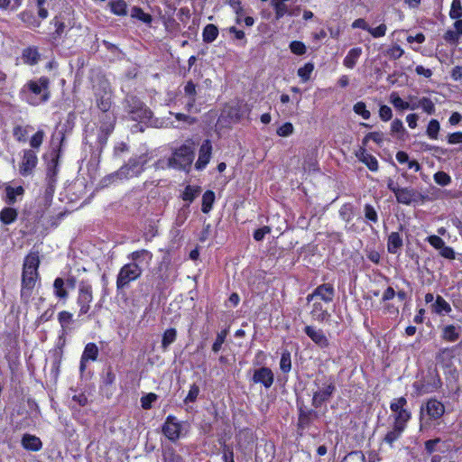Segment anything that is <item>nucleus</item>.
I'll return each mask as SVG.
<instances>
[{
    "instance_id": "f257e3e1",
    "label": "nucleus",
    "mask_w": 462,
    "mask_h": 462,
    "mask_svg": "<svg viewBox=\"0 0 462 462\" xmlns=\"http://www.w3.org/2000/svg\"><path fill=\"white\" fill-rule=\"evenodd\" d=\"M51 80L47 76L28 80L20 89L19 97L22 101L32 106H38L48 102L51 98Z\"/></svg>"
},
{
    "instance_id": "f03ea898",
    "label": "nucleus",
    "mask_w": 462,
    "mask_h": 462,
    "mask_svg": "<svg viewBox=\"0 0 462 462\" xmlns=\"http://www.w3.org/2000/svg\"><path fill=\"white\" fill-rule=\"evenodd\" d=\"M316 389L312 392L311 406L319 409L330 401L336 393V383L332 376H317L313 381Z\"/></svg>"
},
{
    "instance_id": "7ed1b4c3",
    "label": "nucleus",
    "mask_w": 462,
    "mask_h": 462,
    "mask_svg": "<svg viewBox=\"0 0 462 462\" xmlns=\"http://www.w3.org/2000/svg\"><path fill=\"white\" fill-rule=\"evenodd\" d=\"M195 157V143L191 139L175 149L172 156L168 159V166L173 169L189 171Z\"/></svg>"
},
{
    "instance_id": "20e7f679",
    "label": "nucleus",
    "mask_w": 462,
    "mask_h": 462,
    "mask_svg": "<svg viewBox=\"0 0 462 462\" xmlns=\"http://www.w3.org/2000/svg\"><path fill=\"white\" fill-rule=\"evenodd\" d=\"M151 160L148 152L132 156L119 168V173L124 180L139 177L146 169V164Z\"/></svg>"
},
{
    "instance_id": "39448f33",
    "label": "nucleus",
    "mask_w": 462,
    "mask_h": 462,
    "mask_svg": "<svg viewBox=\"0 0 462 462\" xmlns=\"http://www.w3.org/2000/svg\"><path fill=\"white\" fill-rule=\"evenodd\" d=\"M125 102V110L132 120L145 122L152 118V110L138 97L129 96Z\"/></svg>"
},
{
    "instance_id": "423d86ee",
    "label": "nucleus",
    "mask_w": 462,
    "mask_h": 462,
    "mask_svg": "<svg viewBox=\"0 0 462 462\" xmlns=\"http://www.w3.org/2000/svg\"><path fill=\"white\" fill-rule=\"evenodd\" d=\"M143 274V268L136 264L125 263L120 269L116 276V291L120 294L128 288L132 282L139 279Z\"/></svg>"
},
{
    "instance_id": "0eeeda50",
    "label": "nucleus",
    "mask_w": 462,
    "mask_h": 462,
    "mask_svg": "<svg viewBox=\"0 0 462 462\" xmlns=\"http://www.w3.org/2000/svg\"><path fill=\"white\" fill-rule=\"evenodd\" d=\"M95 101L97 108L103 113H107L112 106V88L106 79L99 80L94 90Z\"/></svg>"
},
{
    "instance_id": "6e6552de",
    "label": "nucleus",
    "mask_w": 462,
    "mask_h": 462,
    "mask_svg": "<svg viewBox=\"0 0 462 462\" xmlns=\"http://www.w3.org/2000/svg\"><path fill=\"white\" fill-rule=\"evenodd\" d=\"M41 282V274L30 273L22 270L20 298L23 304L27 305L31 301L33 291Z\"/></svg>"
},
{
    "instance_id": "1a4fd4ad",
    "label": "nucleus",
    "mask_w": 462,
    "mask_h": 462,
    "mask_svg": "<svg viewBox=\"0 0 462 462\" xmlns=\"http://www.w3.org/2000/svg\"><path fill=\"white\" fill-rule=\"evenodd\" d=\"M93 301V288L88 280H82L79 283L77 304L79 307V316L87 314Z\"/></svg>"
},
{
    "instance_id": "9d476101",
    "label": "nucleus",
    "mask_w": 462,
    "mask_h": 462,
    "mask_svg": "<svg viewBox=\"0 0 462 462\" xmlns=\"http://www.w3.org/2000/svg\"><path fill=\"white\" fill-rule=\"evenodd\" d=\"M162 435L171 442L176 443L180 439L185 436L182 433V422L172 414H169L162 425Z\"/></svg>"
},
{
    "instance_id": "9b49d317",
    "label": "nucleus",
    "mask_w": 462,
    "mask_h": 462,
    "mask_svg": "<svg viewBox=\"0 0 462 462\" xmlns=\"http://www.w3.org/2000/svg\"><path fill=\"white\" fill-rule=\"evenodd\" d=\"M406 406L407 400L403 396L393 399L390 403V409L393 413V423L407 428L408 422L411 419V412Z\"/></svg>"
},
{
    "instance_id": "f8f14e48",
    "label": "nucleus",
    "mask_w": 462,
    "mask_h": 462,
    "mask_svg": "<svg viewBox=\"0 0 462 462\" xmlns=\"http://www.w3.org/2000/svg\"><path fill=\"white\" fill-rule=\"evenodd\" d=\"M65 139L64 134H60L59 146L53 148L50 153L51 160L46 167V181L51 183H57V177L59 173L60 157L61 152V144Z\"/></svg>"
},
{
    "instance_id": "ddd939ff",
    "label": "nucleus",
    "mask_w": 462,
    "mask_h": 462,
    "mask_svg": "<svg viewBox=\"0 0 462 462\" xmlns=\"http://www.w3.org/2000/svg\"><path fill=\"white\" fill-rule=\"evenodd\" d=\"M105 117L106 119V122H102L98 129V134L97 137V143L99 149V152L101 153L104 148L106 146L108 138L111 134L114 132L115 125H116V117L114 116H110L106 114Z\"/></svg>"
},
{
    "instance_id": "4468645a",
    "label": "nucleus",
    "mask_w": 462,
    "mask_h": 462,
    "mask_svg": "<svg viewBox=\"0 0 462 462\" xmlns=\"http://www.w3.org/2000/svg\"><path fill=\"white\" fill-rule=\"evenodd\" d=\"M335 288L334 285L328 282L322 283L317 286L311 293H310L306 300L310 303L313 301L315 299H319L327 304H329L333 301L335 298Z\"/></svg>"
},
{
    "instance_id": "2eb2a0df",
    "label": "nucleus",
    "mask_w": 462,
    "mask_h": 462,
    "mask_svg": "<svg viewBox=\"0 0 462 462\" xmlns=\"http://www.w3.org/2000/svg\"><path fill=\"white\" fill-rule=\"evenodd\" d=\"M424 411L430 420H438L445 414V406L436 398H430L420 408V419Z\"/></svg>"
},
{
    "instance_id": "dca6fc26",
    "label": "nucleus",
    "mask_w": 462,
    "mask_h": 462,
    "mask_svg": "<svg viewBox=\"0 0 462 462\" xmlns=\"http://www.w3.org/2000/svg\"><path fill=\"white\" fill-rule=\"evenodd\" d=\"M297 429L298 430H305L310 427L315 420L319 418V412L314 408L299 407Z\"/></svg>"
},
{
    "instance_id": "f3484780",
    "label": "nucleus",
    "mask_w": 462,
    "mask_h": 462,
    "mask_svg": "<svg viewBox=\"0 0 462 462\" xmlns=\"http://www.w3.org/2000/svg\"><path fill=\"white\" fill-rule=\"evenodd\" d=\"M38 163V157L32 149L23 151L22 162L19 165V172L22 176L27 177L31 175Z\"/></svg>"
},
{
    "instance_id": "a211bd4d",
    "label": "nucleus",
    "mask_w": 462,
    "mask_h": 462,
    "mask_svg": "<svg viewBox=\"0 0 462 462\" xmlns=\"http://www.w3.org/2000/svg\"><path fill=\"white\" fill-rule=\"evenodd\" d=\"M254 383H260L264 388L269 389L274 382V374L271 368L263 366L255 369L252 377Z\"/></svg>"
},
{
    "instance_id": "6ab92c4d",
    "label": "nucleus",
    "mask_w": 462,
    "mask_h": 462,
    "mask_svg": "<svg viewBox=\"0 0 462 462\" xmlns=\"http://www.w3.org/2000/svg\"><path fill=\"white\" fill-rule=\"evenodd\" d=\"M212 154V143L209 139L203 141L199 150V158L195 163L197 170H203L208 164Z\"/></svg>"
},
{
    "instance_id": "aec40b11",
    "label": "nucleus",
    "mask_w": 462,
    "mask_h": 462,
    "mask_svg": "<svg viewBox=\"0 0 462 462\" xmlns=\"http://www.w3.org/2000/svg\"><path fill=\"white\" fill-rule=\"evenodd\" d=\"M50 25L53 27V31L49 33L50 41L51 42H59L67 28L61 14L54 15L53 18L50 21Z\"/></svg>"
},
{
    "instance_id": "412c9836",
    "label": "nucleus",
    "mask_w": 462,
    "mask_h": 462,
    "mask_svg": "<svg viewBox=\"0 0 462 462\" xmlns=\"http://www.w3.org/2000/svg\"><path fill=\"white\" fill-rule=\"evenodd\" d=\"M152 257V253L147 249L135 250L127 255V258L132 261L129 263L136 264L139 268H143V265H149Z\"/></svg>"
},
{
    "instance_id": "4be33fe9",
    "label": "nucleus",
    "mask_w": 462,
    "mask_h": 462,
    "mask_svg": "<svg viewBox=\"0 0 462 462\" xmlns=\"http://www.w3.org/2000/svg\"><path fill=\"white\" fill-rule=\"evenodd\" d=\"M40 253L38 250H31L23 258L22 270L30 273H40Z\"/></svg>"
},
{
    "instance_id": "5701e85b",
    "label": "nucleus",
    "mask_w": 462,
    "mask_h": 462,
    "mask_svg": "<svg viewBox=\"0 0 462 462\" xmlns=\"http://www.w3.org/2000/svg\"><path fill=\"white\" fill-rule=\"evenodd\" d=\"M305 334L319 347L326 348L329 346V341L322 329H317L313 326L304 328Z\"/></svg>"
},
{
    "instance_id": "b1692460",
    "label": "nucleus",
    "mask_w": 462,
    "mask_h": 462,
    "mask_svg": "<svg viewBox=\"0 0 462 462\" xmlns=\"http://www.w3.org/2000/svg\"><path fill=\"white\" fill-rule=\"evenodd\" d=\"M58 321L61 328V335L59 337L61 348L65 345V335L70 329L69 325L74 322L73 314L68 310H61L58 313Z\"/></svg>"
},
{
    "instance_id": "393cba45",
    "label": "nucleus",
    "mask_w": 462,
    "mask_h": 462,
    "mask_svg": "<svg viewBox=\"0 0 462 462\" xmlns=\"http://www.w3.org/2000/svg\"><path fill=\"white\" fill-rule=\"evenodd\" d=\"M17 17L28 29L35 30L42 25V20L38 15L36 16L33 11L30 9L23 10L18 14Z\"/></svg>"
},
{
    "instance_id": "a878e982",
    "label": "nucleus",
    "mask_w": 462,
    "mask_h": 462,
    "mask_svg": "<svg viewBox=\"0 0 462 462\" xmlns=\"http://www.w3.org/2000/svg\"><path fill=\"white\" fill-rule=\"evenodd\" d=\"M98 347L94 342L88 343L83 350V353L80 357V370L84 371L86 368V363L92 361L95 362L98 357Z\"/></svg>"
},
{
    "instance_id": "bb28decb",
    "label": "nucleus",
    "mask_w": 462,
    "mask_h": 462,
    "mask_svg": "<svg viewBox=\"0 0 462 462\" xmlns=\"http://www.w3.org/2000/svg\"><path fill=\"white\" fill-rule=\"evenodd\" d=\"M409 100L411 101L410 103L407 102V101H404L397 92H393L391 95H390V102L391 104L397 109V110H406V109H411V110H415L418 108V106L416 105L415 102H413V99H417L416 97H413V96H409Z\"/></svg>"
},
{
    "instance_id": "cd10ccee",
    "label": "nucleus",
    "mask_w": 462,
    "mask_h": 462,
    "mask_svg": "<svg viewBox=\"0 0 462 462\" xmlns=\"http://www.w3.org/2000/svg\"><path fill=\"white\" fill-rule=\"evenodd\" d=\"M356 158L364 163L371 171H377L379 164L377 159L371 153L367 152L365 148L360 147L356 152Z\"/></svg>"
},
{
    "instance_id": "c85d7f7f",
    "label": "nucleus",
    "mask_w": 462,
    "mask_h": 462,
    "mask_svg": "<svg viewBox=\"0 0 462 462\" xmlns=\"http://www.w3.org/2000/svg\"><path fill=\"white\" fill-rule=\"evenodd\" d=\"M22 447L28 451L37 452L42 448V441L35 435L25 433L21 439Z\"/></svg>"
},
{
    "instance_id": "c756f323",
    "label": "nucleus",
    "mask_w": 462,
    "mask_h": 462,
    "mask_svg": "<svg viewBox=\"0 0 462 462\" xmlns=\"http://www.w3.org/2000/svg\"><path fill=\"white\" fill-rule=\"evenodd\" d=\"M455 357V347H443L436 354V361L442 367H449Z\"/></svg>"
},
{
    "instance_id": "7c9ffc66",
    "label": "nucleus",
    "mask_w": 462,
    "mask_h": 462,
    "mask_svg": "<svg viewBox=\"0 0 462 462\" xmlns=\"http://www.w3.org/2000/svg\"><path fill=\"white\" fill-rule=\"evenodd\" d=\"M417 196V191L411 188H400V189H397V192H395L397 202L403 205H411L416 200Z\"/></svg>"
},
{
    "instance_id": "2f4dec72",
    "label": "nucleus",
    "mask_w": 462,
    "mask_h": 462,
    "mask_svg": "<svg viewBox=\"0 0 462 462\" xmlns=\"http://www.w3.org/2000/svg\"><path fill=\"white\" fill-rule=\"evenodd\" d=\"M23 62L26 65L33 66L36 65L41 60V54L36 46H29L22 51Z\"/></svg>"
},
{
    "instance_id": "473e14b6",
    "label": "nucleus",
    "mask_w": 462,
    "mask_h": 462,
    "mask_svg": "<svg viewBox=\"0 0 462 462\" xmlns=\"http://www.w3.org/2000/svg\"><path fill=\"white\" fill-rule=\"evenodd\" d=\"M310 316L313 320H316L319 323H323L330 318L328 310L319 301L313 302L310 310Z\"/></svg>"
},
{
    "instance_id": "72a5a7b5",
    "label": "nucleus",
    "mask_w": 462,
    "mask_h": 462,
    "mask_svg": "<svg viewBox=\"0 0 462 462\" xmlns=\"http://www.w3.org/2000/svg\"><path fill=\"white\" fill-rule=\"evenodd\" d=\"M5 197L4 200L9 206L14 205L17 202V196H23L25 192L23 186L13 187L9 184L5 185Z\"/></svg>"
},
{
    "instance_id": "f704fd0d",
    "label": "nucleus",
    "mask_w": 462,
    "mask_h": 462,
    "mask_svg": "<svg viewBox=\"0 0 462 462\" xmlns=\"http://www.w3.org/2000/svg\"><path fill=\"white\" fill-rule=\"evenodd\" d=\"M18 209L8 205L0 210V222L2 225L10 226L18 219Z\"/></svg>"
},
{
    "instance_id": "c9c22d12",
    "label": "nucleus",
    "mask_w": 462,
    "mask_h": 462,
    "mask_svg": "<svg viewBox=\"0 0 462 462\" xmlns=\"http://www.w3.org/2000/svg\"><path fill=\"white\" fill-rule=\"evenodd\" d=\"M406 429V427L393 423V429L384 435L383 442L388 444L390 447H393L394 442L401 438Z\"/></svg>"
},
{
    "instance_id": "e433bc0d",
    "label": "nucleus",
    "mask_w": 462,
    "mask_h": 462,
    "mask_svg": "<svg viewBox=\"0 0 462 462\" xmlns=\"http://www.w3.org/2000/svg\"><path fill=\"white\" fill-rule=\"evenodd\" d=\"M403 241L399 232H392L387 239V251L395 254L402 247Z\"/></svg>"
},
{
    "instance_id": "4c0bfd02",
    "label": "nucleus",
    "mask_w": 462,
    "mask_h": 462,
    "mask_svg": "<svg viewBox=\"0 0 462 462\" xmlns=\"http://www.w3.org/2000/svg\"><path fill=\"white\" fill-rule=\"evenodd\" d=\"M362 52L363 51L361 47H354L350 49L343 60L344 66L347 69H353L356 65Z\"/></svg>"
},
{
    "instance_id": "58836bf2",
    "label": "nucleus",
    "mask_w": 462,
    "mask_h": 462,
    "mask_svg": "<svg viewBox=\"0 0 462 462\" xmlns=\"http://www.w3.org/2000/svg\"><path fill=\"white\" fill-rule=\"evenodd\" d=\"M162 462H185V459L177 453L176 449L171 446L167 445L162 447Z\"/></svg>"
},
{
    "instance_id": "ea45409f",
    "label": "nucleus",
    "mask_w": 462,
    "mask_h": 462,
    "mask_svg": "<svg viewBox=\"0 0 462 462\" xmlns=\"http://www.w3.org/2000/svg\"><path fill=\"white\" fill-rule=\"evenodd\" d=\"M53 294L59 300H62L64 302L67 301L69 298V291L65 288V281L57 277L53 282Z\"/></svg>"
},
{
    "instance_id": "a19ab883",
    "label": "nucleus",
    "mask_w": 462,
    "mask_h": 462,
    "mask_svg": "<svg viewBox=\"0 0 462 462\" xmlns=\"http://www.w3.org/2000/svg\"><path fill=\"white\" fill-rule=\"evenodd\" d=\"M431 307L432 311L439 315L449 314L452 311L450 304L440 295L436 297Z\"/></svg>"
},
{
    "instance_id": "79ce46f5",
    "label": "nucleus",
    "mask_w": 462,
    "mask_h": 462,
    "mask_svg": "<svg viewBox=\"0 0 462 462\" xmlns=\"http://www.w3.org/2000/svg\"><path fill=\"white\" fill-rule=\"evenodd\" d=\"M219 34V30L217 25L213 23L207 24L202 31V40L205 43H211L217 40Z\"/></svg>"
},
{
    "instance_id": "37998d69",
    "label": "nucleus",
    "mask_w": 462,
    "mask_h": 462,
    "mask_svg": "<svg viewBox=\"0 0 462 462\" xmlns=\"http://www.w3.org/2000/svg\"><path fill=\"white\" fill-rule=\"evenodd\" d=\"M459 337V329L452 324L445 326L442 329L441 338L446 342H455Z\"/></svg>"
},
{
    "instance_id": "c03bdc74",
    "label": "nucleus",
    "mask_w": 462,
    "mask_h": 462,
    "mask_svg": "<svg viewBox=\"0 0 462 462\" xmlns=\"http://www.w3.org/2000/svg\"><path fill=\"white\" fill-rule=\"evenodd\" d=\"M177 339V329L175 328H167L162 337L161 348L163 351L168 350L169 346Z\"/></svg>"
},
{
    "instance_id": "a18cd8bd",
    "label": "nucleus",
    "mask_w": 462,
    "mask_h": 462,
    "mask_svg": "<svg viewBox=\"0 0 462 462\" xmlns=\"http://www.w3.org/2000/svg\"><path fill=\"white\" fill-rule=\"evenodd\" d=\"M108 5L112 14L118 16L127 14V4L125 0H111Z\"/></svg>"
},
{
    "instance_id": "49530a36",
    "label": "nucleus",
    "mask_w": 462,
    "mask_h": 462,
    "mask_svg": "<svg viewBox=\"0 0 462 462\" xmlns=\"http://www.w3.org/2000/svg\"><path fill=\"white\" fill-rule=\"evenodd\" d=\"M200 191L201 189L199 186L187 185L182 191L180 198L189 204L198 197Z\"/></svg>"
},
{
    "instance_id": "de8ad7c7",
    "label": "nucleus",
    "mask_w": 462,
    "mask_h": 462,
    "mask_svg": "<svg viewBox=\"0 0 462 462\" xmlns=\"http://www.w3.org/2000/svg\"><path fill=\"white\" fill-rule=\"evenodd\" d=\"M215 192L212 190H206L202 196L201 211L205 214L211 211L215 202Z\"/></svg>"
},
{
    "instance_id": "09e8293b",
    "label": "nucleus",
    "mask_w": 462,
    "mask_h": 462,
    "mask_svg": "<svg viewBox=\"0 0 462 462\" xmlns=\"http://www.w3.org/2000/svg\"><path fill=\"white\" fill-rule=\"evenodd\" d=\"M415 103L418 108L420 107L428 115L431 116L436 113L435 104L430 97H422Z\"/></svg>"
},
{
    "instance_id": "8fccbe9b",
    "label": "nucleus",
    "mask_w": 462,
    "mask_h": 462,
    "mask_svg": "<svg viewBox=\"0 0 462 462\" xmlns=\"http://www.w3.org/2000/svg\"><path fill=\"white\" fill-rule=\"evenodd\" d=\"M228 333L229 328H226L217 334L215 341L213 342L211 346V349L215 354L218 353L221 350L222 346L225 343Z\"/></svg>"
},
{
    "instance_id": "3c124183",
    "label": "nucleus",
    "mask_w": 462,
    "mask_h": 462,
    "mask_svg": "<svg viewBox=\"0 0 462 462\" xmlns=\"http://www.w3.org/2000/svg\"><path fill=\"white\" fill-rule=\"evenodd\" d=\"M439 130V122L437 119L432 118L430 120L427 125L426 134L430 140H438Z\"/></svg>"
},
{
    "instance_id": "603ef678",
    "label": "nucleus",
    "mask_w": 462,
    "mask_h": 462,
    "mask_svg": "<svg viewBox=\"0 0 462 462\" xmlns=\"http://www.w3.org/2000/svg\"><path fill=\"white\" fill-rule=\"evenodd\" d=\"M131 16L144 23L150 24L152 21V17L150 14L145 13L141 7L134 6L131 10Z\"/></svg>"
},
{
    "instance_id": "864d4df0",
    "label": "nucleus",
    "mask_w": 462,
    "mask_h": 462,
    "mask_svg": "<svg viewBox=\"0 0 462 462\" xmlns=\"http://www.w3.org/2000/svg\"><path fill=\"white\" fill-rule=\"evenodd\" d=\"M280 369L283 374H288L291 369V356L288 349L282 352L280 359Z\"/></svg>"
},
{
    "instance_id": "5fc2aeb1",
    "label": "nucleus",
    "mask_w": 462,
    "mask_h": 462,
    "mask_svg": "<svg viewBox=\"0 0 462 462\" xmlns=\"http://www.w3.org/2000/svg\"><path fill=\"white\" fill-rule=\"evenodd\" d=\"M364 215L365 220L370 224H377L378 223V213L374 207L371 204H365L364 206Z\"/></svg>"
},
{
    "instance_id": "6e6d98bb",
    "label": "nucleus",
    "mask_w": 462,
    "mask_h": 462,
    "mask_svg": "<svg viewBox=\"0 0 462 462\" xmlns=\"http://www.w3.org/2000/svg\"><path fill=\"white\" fill-rule=\"evenodd\" d=\"M391 134H397L398 139H403V136L406 134V130L401 119L395 118L392 121Z\"/></svg>"
},
{
    "instance_id": "4d7b16f0",
    "label": "nucleus",
    "mask_w": 462,
    "mask_h": 462,
    "mask_svg": "<svg viewBox=\"0 0 462 462\" xmlns=\"http://www.w3.org/2000/svg\"><path fill=\"white\" fill-rule=\"evenodd\" d=\"M313 70L314 64L312 62H307L304 66L298 69L297 74L302 81L306 82L310 79Z\"/></svg>"
},
{
    "instance_id": "13d9d810",
    "label": "nucleus",
    "mask_w": 462,
    "mask_h": 462,
    "mask_svg": "<svg viewBox=\"0 0 462 462\" xmlns=\"http://www.w3.org/2000/svg\"><path fill=\"white\" fill-rule=\"evenodd\" d=\"M222 448V459L224 462H235L234 450L231 445H227L225 440L219 441Z\"/></svg>"
},
{
    "instance_id": "bf43d9fd",
    "label": "nucleus",
    "mask_w": 462,
    "mask_h": 462,
    "mask_svg": "<svg viewBox=\"0 0 462 462\" xmlns=\"http://www.w3.org/2000/svg\"><path fill=\"white\" fill-rule=\"evenodd\" d=\"M365 456L361 450H355L347 453L341 462H365Z\"/></svg>"
},
{
    "instance_id": "052dcab7",
    "label": "nucleus",
    "mask_w": 462,
    "mask_h": 462,
    "mask_svg": "<svg viewBox=\"0 0 462 462\" xmlns=\"http://www.w3.org/2000/svg\"><path fill=\"white\" fill-rule=\"evenodd\" d=\"M158 395L154 393H149L143 395L140 399L141 407L143 410H150L152 407V403L158 400Z\"/></svg>"
},
{
    "instance_id": "680f3d73",
    "label": "nucleus",
    "mask_w": 462,
    "mask_h": 462,
    "mask_svg": "<svg viewBox=\"0 0 462 462\" xmlns=\"http://www.w3.org/2000/svg\"><path fill=\"white\" fill-rule=\"evenodd\" d=\"M353 111L365 120L369 119L371 116L370 111L366 108V105L363 101L356 102L353 106Z\"/></svg>"
},
{
    "instance_id": "e2e57ef3",
    "label": "nucleus",
    "mask_w": 462,
    "mask_h": 462,
    "mask_svg": "<svg viewBox=\"0 0 462 462\" xmlns=\"http://www.w3.org/2000/svg\"><path fill=\"white\" fill-rule=\"evenodd\" d=\"M274 14H275V19L280 20L282 19L287 13H288V6L285 3L281 1H273L272 4Z\"/></svg>"
},
{
    "instance_id": "0e129e2a",
    "label": "nucleus",
    "mask_w": 462,
    "mask_h": 462,
    "mask_svg": "<svg viewBox=\"0 0 462 462\" xmlns=\"http://www.w3.org/2000/svg\"><path fill=\"white\" fill-rule=\"evenodd\" d=\"M442 442L440 438L428 439L424 442V450L427 456H431L438 450V445Z\"/></svg>"
},
{
    "instance_id": "69168bd1",
    "label": "nucleus",
    "mask_w": 462,
    "mask_h": 462,
    "mask_svg": "<svg viewBox=\"0 0 462 462\" xmlns=\"http://www.w3.org/2000/svg\"><path fill=\"white\" fill-rule=\"evenodd\" d=\"M200 393L199 386L196 383H192L189 387L188 394L184 398L183 402L185 404L195 402Z\"/></svg>"
},
{
    "instance_id": "338daca9",
    "label": "nucleus",
    "mask_w": 462,
    "mask_h": 462,
    "mask_svg": "<svg viewBox=\"0 0 462 462\" xmlns=\"http://www.w3.org/2000/svg\"><path fill=\"white\" fill-rule=\"evenodd\" d=\"M44 131L39 129L35 134H33L30 139V146L32 149H39L43 143L44 140Z\"/></svg>"
},
{
    "instance_id": "774afa93",
    "label": "nucleus",
    "mask_w": 462,
    "mask_h": 462,
    "mask_svg": "<svg viewBox=\"0 0 462 462\" xmlns=\"http://www.w3.org/2000/svg\"><path fill=\"white\" fill-rule=\"evenodd\" d=\"M451 19H459L462 17V5L460 0H453L449 11Z\"/></svg>"
}]
</instances>
